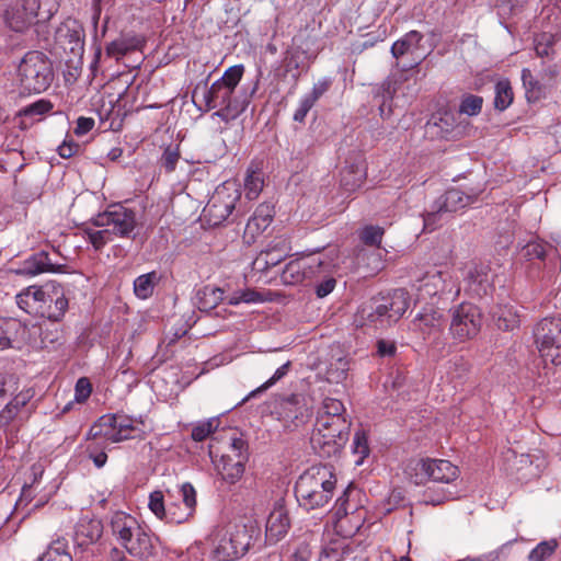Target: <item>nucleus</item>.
Returning <instances> with one entry per match:
<instances>
[{
    "instance_id": "37998d69",
    "label": "nucleus",
    "mask_w": 561,
    "mask_h": 561,
    "mask_svg": "<svg viewBox=\"0 0 561 561\" xmlns=\"http://www.w3.org/2000/svg\"><path fill=\"white\" fill-rule=\"evenodd\" d=\"M550 250H553L552 245L543 241L531 240L523 247L522 255L529 261L535 259L545 260Z\"/></svg>"
},
{
    "instance_id": "5fc2aeb1",
    "label": "nucleus",
    "mask_w": 561,
    "mask_h": 561,
    "mask_svg": "<svg viewBox=\"0 0 561 561\" xmlns=\"http://www.w3.org/2000/svg\"><path fill=\"white\" fill-rule=\"evenodd\" d=\"M244 71V67L242 65H236L230 68H228L224 76L218 79L216 82L221 83L226 88L234 91L238 83L240 82L242 75Z\"/></svg>"
},
{
    "instance_id": "393cba45",
    "label": "nucleus",
    "mask_w": 561,
    "mask_h": 561,
    "mask_svg": "<svg viewBox=\"0 0 561 561\" xmlns=\"http://www.w3.org/2000/svg\"><path fill=\"white\" fill-rule=\"evenodd\" d=\"M290 528V519L287 510L282 504H276L266 520L265 537L271 543H276L285 537Z\"/></svg>"
},
{
    "instance_id": "13d9d810",
    "label": "nucleus",
    "mask_w": 561,
    "mask_h": 561,
    "mask_svg": "<svg viewBox=\"0 0 561 561\" xmlns=\"http://www.w3.org/2000/svg\"><path fill=\"white\" fill-rule=\"evenodd\" d=\"M415 321L419 322L421 329H439L443 324V314L438 310L431 309L430 311L420 313Z\"/></svg>"
},
{
    "instance_id": "1a4fd4ad",
    "label": "nucleus",
    "mask_w": 561,
    "mask_h": 561,
    "mask_svg": "<svg viewBox=\"0 0 561 561\" xmlns=\"http://www.w3.org/2000/svg\"><path fill=\"white\" fill-rule=\"evenodd\" d=\"M411 481L425 484L427 481L450 483L459 477L458 467L445 459H419L408 467Z\"/></svg>"
},
{
    "instance_id": "864d4df0",
    "label": "nucleus",
    "mask_w": 561,
    "mask_h": 561,
    "mask_svg": "<svg viewBox=\"0 0 561 561\" xmlns=\"http://www.w3.org/2000/svg\"><path fill=\"white\" fill-rule=\"evenodd\" d=\"M263 296L261 293L255 289L247 288L244 290H239L233 293L232 296L228 298V305L237 306L241 302L245 304H254L263 301Z\"/></svg>"
},
{
    "instance_id": "09e8293b",
    "label": "nucleus",
    "mask_w": 561,
    "mask_h": 561,
    "mask_svg": "<svg viewBox=\"0 0 561 561\" xmlns=\"http://www.w3.org/2000/svg\"><path fill=\"white\" fill-rule=\"evenodd\" d=\"M84 233L87 239L92 244L94 250L100 251L103 249L112 239V232L106 228L102 230H94L91 228H85Z\"/></svg>"
},
{
    "instance_id": "a18cd8bd",
    "label": "nucleus",
    "mask_w": 561,
    "mask_h": 561,
    "mask_svg": "<svg viewBox=\"0 0 561 561\" xmlns=\"http://www.w3.org/2000/svg\"><path fill=\"white\" fill-rule=\"evenodd\" d=\"M53 108V104L47 100H38L28 104L19 111V116L36 119L42 115L48 113Z\"/></svg>"
},
{
    "instance_id": "2f4dec72",
    "label": "nucleus",
    "mask_w": 561,
    "mask_h": 561,
    "mask_svg": "<svg viewBox=\"0 0 561 561\" xmlns=\"http://www.w3.org/2000/svg\"><path fill=\"white\" fill-rule=\"evenodd\" d=\"M27 7L28 5L26 0H24L22 10L10 9L5 11V22L11 30L15 32H22L27 25L32 23L34 18L42 20L39 13L31 14Z\"/></svg>"
},
{
    "instance_id": "4d7b16f0",
    "label": "nucleus",
    "mask_w": 561,
    "mask_h": 561,
    "mask_svg": "<svg viewBox=\"0 0 561 561\" xmlns=\"http://www.w3.org/2000/svg\"><path fill=\"white\" fill-rule=\"evenodd\" d=\"M368 437L365 431H357L353 439V453L358 455L356 465H362L364 459L369 455Z\"/></svg>"
},
{
    "instance_id": "473e14b6",
    "label": "nucleus",
    "mask_w": 561,
    "mask_h": 561,
    "mask_svg": "<svg viewBox=\"0 0 561 561\" xmlns=\"http://www.w3.org/2000/svg\"><path fill=\"white\" fill-rule=\"evenodd\" d=\"M160 279L161 276L156 271L138 276L134 280V293L136 297L139 299H148L151 297Z\"/></svg>"
},
{
    "instance_id": "f3484780",
    "label": "nucleus",
    "mask_w": 561,
    "mask_h": 561,
    "mask_svg": "<svg viewBox=\"0 0 561 561\" xmlns=\"http://www.w3.org/2000/svg\"><path fill=\"white\" fill-rule=\"evenodd\" d=\"M272 404V414L287 428L298 427L309 417L308 408L301 394L277 397Z\"/></svg>"
},
{
    "instance_id": "a211bd4d",
    "label": "nucleus",
    "mask_w": 561,
    "mask_h": 561,
    "mask_svg": "<svg viewBox=\"0 0 561 561\" xmlns=\"http://www.w3.org/2000/svg\"><path fill=\"white\" fill-rule=\"evenodd\" d=\"M413 288L419 293L420 299L427 297H445L459 295L460 288L448 273L434 271L426 273L422 278L413 284Z\"/></svg>"
},
{
    "instance_id": "e2e57ef3",
    "label": "nucleus",
    "mask_w": 561,
    "mask_h": 561,
    "mask_svg": "<svg viewBox=\"0 0 561 561\" xmlns=\"http://www.w3.org/2000/svg\"><path fill=\"white\" fill-rule=\"evenodd\" d=\"M286 254L277 251L275 249H268L264 252H261L256 262H263L264 268H270L272 266L277 265L285 259Z\"/></svg>"
},
{
    "instance_id": "e433bc0d",
    "label": "nucleus",
    "mask_w": 561,
    "mask_h": 561,
    "mask_svg": "<svg viewBox=\"0 0 561 561\" xmlns=\"http://www.w3.org/2000/svg\"><path fill=\"white\" fill-rule=\"evenodd\" d=\"M22 325L15 319H0V348L13 347Z\"/></svg>"
},
{
    "instance_id": "774afa93",
    "label": "nucleus",
    "mask_w": 561,
    "mask_h": 561,
    "mask_svg": "<svg viewBox=\"0 0 561 561\" xmlns=\"http://www.w3.org/2000/svg\"><path fill=\"white\" fill-rule=\"evenodd\" d=\"M330 80H322L313 84V88L309 94H306L304 98L314 105L316 102L329 90Z\"/></svg>"
},
{
    "instance_id": "a19ab883",
    "label": "nucleus",
    "mask_w": 561,
    "mask_h": 561,
    "mask_svg": "<svg viewBox=\"0 0 561 561\" xmlns=\"http://www.w3.org/2000/svg\"><path fill=\"white\" fill-rule=\"evenodd\" d=\"M31 14H38L42 20L49 19L58 10V0H26Z\"/></svg>"
},
{
    "instance_id": "f704fd0d",
    "label": "nucleus",
    "mask_w": 561,
    "mask_h": 561,
    "mask_svg": "<svg viewBox=\"0 0 561 561\" xmlns=\"http://www.w3.org/2000/svg\"><path fill=\"white\" fill-rule=\"evenodd\" d=\"M181 494L185 506V513L170 518L172 523L176 524H181L188 517L193 516L196 506V491L191 483L186 482L181 486Z\"/></svg>"
},
{
    "instance_id": "c9c22d12",
    "label": "nucleus",
    "mask_w": 561,
    "mask_h": 561,
    "mask_svg": "<svg viewBox=\"0 0 561 561\" xmlns=\"http://www.w3.org/2000/svg\"><path fill=\"white\" fill-rule=\"evenodd\" d=\"M497 329L502 331H512L519 325L518 314L508 307H499L492 314Z\"/></svg>"
},
{
    "instance_id": "f257e3e1",
    "label": "nucleus",
    "mask_w": 561,
    "mask_h": 561,
    "mask_svg": "<svg viewBox=\"0 0 561 561\" xmlns=\"http://www.w3.org/2000/svg\"><path fill=\"white\" fill-rule=\"evenodd\" d=\"M350 427L342 401L325 398L318 409L310 438L313 449L327 457L337 454L348 439Z\"/></svg>"
},
{
    "instance_id": "6ab92c4d",
    "label": "nucleus",
    "mask_w": 561,
    "mask_h": 561,
    "mask_svg": "<svg viewBox=\"0 0 561 561\" xmlns=\"http://www.w3.org/2000/svg\"><path fill=\"white\" fill-rule=\"evenodd\" d=\"M322 264V255L308 254L289 261L282 272V280L286 285H299L310 282L314 278V273L319 272Z\"/></svg>"
},
{
    "instance_id": "5701e85b",
    "label": "nucleus",
    "mask_w": 561,
    "mask_h": 561,
    "mask_svg": "<svg viewBox=\"0 0 561 561\" xmlns=\"http://www.w3.org/2000/svg\"><path fill=\"white\" fill-rule=\"evenodd\" d=\"M67 265L51 257L48 251L42 250L26 259L18 273L35 276L43 273H66Z\"/></svg>"
},
{
    "instance_id": "0eeeda50",
    "label": "nucleus",
    "mask_w": 561,
    "mask_h": 561,
    "mask_svg": "<svg viewBox=\"0 0 561 561\" xmlns=\"http://www.w3.org/2000/svg\"><path fill=\"white\" fill-rule=\"evenodd\" d=\"M482 188H470L463 192L459 188H449L438 197L432 206V209L424 216L425 229L434 230L442 219L443 215L456 213L477 202Z\"/></svg>"
},
{
    "instance_id": "cd10ccee",
    "label": "nucleus",
    "mask_w": 561,
    "mask_h": 561,
    "mask_svg": "<svg viewBox=\"0 0 561 561\" xmlns=\"http://www.w3.org/2000/svg\"><path fill=\"white\" fill-rule=\"evenodd\" d=\"M396 91V81L390 78L386 79L373 91V102L378 106L379 115L382 119L389 118L392 113L391 104Z\"/></svg>"
},
{
    "instance_id": "9b49d317",
    "label": "nucleus",
    "mask_w": 561,
    "mask_h": 561,
    "mask_svg": "<svg viewBox=\"0 0 561 561\" xmlns=\"http://www.w3.org/2000/svg\"><path fill=\"white\" fill-rule=\"evenodd\" d=\"M535 342L546 363L561 364V319L545 318L535 329Z\"/></svg>"
},
{
    "instance_id": "de8ad7c7",
    "label": "nucleus",
    "mask_w": 561,
    "mask_h": 561,
    "mask_svg": "<svg viewBox=\"0 0 561 561\" xmlns=\"http://www.w3.org/2000/svg\"><path fill=\"white\" fill-rule=\"evenodd\" d=\"M467 279L470 286L476 285L477 288H471L477 295L486 293V286L489 285L488 274L483 267H473L468 272Z\"/></svg>"
},
{
    "instance_id": "7c9ffc66",
    "label": "nucleus",
    "mask_w": 561,
    "mask_h": 561,
    "mask_svg": "<svg viewBox=\"0 0 561 561\" xmlns=\"http://www.w3.org/2000/svg\"><path fill=\"white\" fill-rule=\"evenodd\" d=\"M274 217L273 206L270 204H261L249 218L245 230L252 236L263 232L272 222Z\"/></svg>"
},
{
    "instance_id": "a878e982",
    "label": "nucleus",
    "mask_w": 561,
    "mask_h": 561,
    "mask_svg": "<svg viewBox=\"0 0 561 561\" xmlns=\"http://www.w3.org/2000/svg\"><path fill=\"white\" fill-rule=\"evenodd\" d=\"M126 551L140 560L148 561L156 553V547L149 534H147L140 526L133 536L121 543Z\"/></svg>"
},
{
    "instance_id": "49530a36",
    "label": "nucleus",
    "mask_w": 561,
    "mask_h": 561,
    "mask_svg": "<svg viewBox=\"0 0 561 561\" xmlns=\"http://www.w3.org/2000/svg\"><path fill=\"white\" fill-rule=\"evenodd\" d=\"M149 508L158 518L167 519V522L169 523H172L170 520L172 516H176L175 514H171V508H169L168 511L165 510L163 494L161 491H154L150 494Z\"/></svg>"
},
{
    "instance_id": "aec40b11",
    "label": "nucleus",
    "mask_w": 561,
    "mask_h": 561,
    "mask_svg": "<svg viewBox=\"0 0 561 561\" xmlns=\"http://www.w3.org/2000/svg\"><path fill=\"white\" fill-rule=\"evenodd\" d=\"M561 0H548L540 12L542 31L536 35L535 43L552 47L561 38Z\"/></svg>"
},
{
    "instance_id": "8fccbe9b",
    "label": "nucleus",
    "mask_w": 561,
    "mask_h": 561,
    "mask_svg": "<svg viewBox=\"0 0 561 561\" xmlns=\"http://www.w3.org/2000/svg\"><path fill=\"white\" fill-rule=\"evenodd\" d=\"M291 366V363L288 360L287 363H285L284 365H282L280 367H278L276 369V371L274 373V375L268 379L266 380L262 386H260L259 388H256L255 390L251 391L242 401L240 404L244 403L245 401H248L250 398L256 396L257 393H261L265 390H267L270 387L274 386L277 381H279L284 376L287 375V373L289 371V368Z\"/></svg>"
},
{
    "instance_id": "b1692460",
    "label": "nucleus",
    "mask_w": 561,
    "mask_h": 561,
    "mask_svg": "<svg viewBox=\"0 0 561 561\" xmlns=\"http://www.w3.org/2000/svg\"><path fill=\"white\" fill-rule=\"evenodd\" d=\"M309 284L314 285V293L318 298H324L333 291L336 286L337 264L332 259L322 255V264L319 272L314 273Z\"/></svg>"
},
{
    "instance_id": "4be33fe9",
    "label": "nucleus",
    "mask_w": 561,
    "mask_h": 561,
    "mask_svg": "<svg viewBox=\"0 0 561 561\" xmlns=\"http://www.w3.org/2000/svg\"><path fill=\"white\" fill-rule=\"evenodd\" d=\"M56 42L72 58H81L84 51L83 28L76 21L61 24L56 32Z\"/></svg>"
},
{
    "instance_id": "f03ea898",
    "label": "nucleus",
    "mask_w": 561,
    "mask_h": 561,
    "mask_svg": "<svg viewBox=\"0 0 561 561\" xmlns=\"http://www.w3.org/2000/svg\"><path fill=\"white\" fill-rule=\"evenodd\" d=\"M16 304L28 314L54 322L60 321L69 307L64 287L55 282L28 286L16 295Z\"/></svg>"
},
{
    "instance_id": "680f3d73",
    "label": "nucleus",
    "mask_w": 561,
    "mask_h": 561,
    "mask_svg": "<svg viewBox=\"0 0 561 561\" xmlns=\"http://www.w3.org/2000/svg\"><path fill=\"white\" fill-rule=\"evenodd\" d=\"M263 187V180L259 174H249L244 182L245 196L249 199H254L259 196Z\"/></svg>"
},
{
    "instance_id": "79ce46f5",
    "label": "nucleus",
    "mask_w": 561,
    "mask_h": 561,
    "mask_svg": "<svg viewBox=\"0 0 561 561\" xmlns=\"http://www.w3.org/2000/svg\"><path fill=\"white\" fill-rule=\"evenodd\" d=\"M364 172L354 167L345 168L342 171L341 185L346 192H354L359 188L364 182Z\"/></svg>"
},
{
    "instance_id": "2eb2a0df",
    "label": "nucleus",
    "mask_w": 561,
    "mask_h": 561,
    "mask_svg": "<svg viewBox=\"0 0 561 561\" xmlns=\"http://www.w3.org/2000/svg\"><path fill=\"white\" fill-rule=\"evenodd\" d=\"M137 422L136 419L125 414H106L91 427L89 437L103 436L114 443L129 439L133 437V432L138 430Z\"/></svg>"
},
{
    "instance_id": "f8f14e48",
    "label": "nucleus",
    "mask_w": 561,
    "mask_h": 561,
    "mask_svg": "<svg viewBox=\"0 0 561 561\" xmlns=\"http://www.w3.org/2000/svg\"><path fill=\"white\" fill-rule=\"evenodd\" d=\"M229 448L230 451L221 455L216 467L222 481L232 485L236 484L244 473L245 463L249 460V446L248 442L240 435L230 438Z\"/></svg>"
},
{
    "instance_id": "052dcab7",
    "label": "nucleus",
    "mask_w": 561,
    "mask_h": 561,
    "mask_svg": "<svg viewBox=\"0 0 561 561\" xmlns=\"http://www.w3.org/2000/svg\"><path fill=\"white\" fill-rule=\"evenodd\" d=\"M180 159V150L179 146H169L164 149L161 158L160 164L164 168L165 172L171 173L175 170V167Z\"/></svg>"
},
{
    "instance_id": "ddd939ff",
    "label": "nucleus",
    "mask_w": 561,
    "mask_h": 561,
    "mask_svg": "<svg viewBox=\"0 0 561 561\" xmlns=\"http://www.w3.org/2000/svg\"><path fill=\"white\" fill-rule=\"evenodd\" d=\"M91 221L95 227H108L112 234L119 238H130L137 227L136 211L121 203L110 205Z\"/></svg>"
},
{
    "instance_id": "69168bd1",
    "label": "nucleus",
    "mask_w": 561,
    "mask_h": 561,
    "mask_svg": "<svg viewBox=\"0 0 561 561\" xmlns=\"http://www.w3.org/2000/svg\"><path fill=\"white\" fill-rule=\"evenodd\" d=\"M92 392V385L90 380L85 377H81L78 379L75 387V399L77 402H84Z\"/></svg>"
},
{
    "instance_id": "c03bdc74",
    "label": "nucleus",
    "mask_w": 561,
    "mask_h": 561,
    "mask_svg": "<svg viewBox=\"0 0 561 561\" xmlns=\"http://www.w3.org/2000/svg\"><path fill=\"white\" fill-rule=\"evenodd\" d=\"M558 546L557 539L541 541L529 552L528 559L529 561H545L554 553Z\"/></svg>"
},
{
    "instance_id": "4c0bfd02",
    "label": "nucleus",
    "mask_w": 561,
    "mask_h": 561,
    "mask_svg": "<svg viewBox=\"0 0 561 561\" xmlns=\"http://www.w3.org/2000/svg\"><path fill=\"white\" fill-rule=\"evenodd\" d=\"M37 561H72L71 554L67 551L66 539L53 541Z\"/></svg>"
},
{
    "instance_id": "6e6d98bb",
    "label": "nucleus",
    "mask_w": 561,
    "mask_h": 561,
    "mask_svg": "<svg viewBox=\"0 0 561 561\" xmlns=\"http://www.w3.org/2000/svg\"><path fill=\"white\" fill-rule=\"evenodd\" d=\"M483 99L482 96L468 94L461 100L459 112L469 116L478 115L482 110Z\"/></svg>"
},
{
    "instance_id": "39448f33",
    "label": "nucleus",
    "mask_w": 561,
    "mask_h": 561,
    "mask_svg": "<svg viewBox=\"0 0 561 561\" xmlns=\"http://www.w3.org/2000/svg\"><path fill=\"white\" fill-rule=\"evenodd\" d=\"M241 199V191L239 185L232 181H226L216 187L208 203L203 209L205 221L216 227L226 221L230 216L232 220L240 214L237 206Z\"/></svg>"
},
{
    "instance_id": "c85d7f7f",
    "label": "nucleus",
    "mask_w": 561,
    "mask_h": 561,
    "mask_svg": "<svg viewBox=\"0 0 561 561\" xmlns=\"http://www.w3.org/2000/svg\"><path fill=\"white\" fill-rule=\"evenodd\" d=\"M137 520L123 512H116L111 518L112 534L117 538L119 543H123L128 536H133L134 531L138 528Z\"/></svg>"
},
{
    "instance_id": "3c124183",
    "label": "nucleus",
    "mask_w": 561,
    "mask_h": 561,
    "mask_svg": "<svg viewBox=\"0 0 561 561\" xmlns=\"http://www.w3.org/2000/svg\"><path fill=\"white\" fill-rule=\"evenodd\" d=\"M219 420L215 417L199 422L192 428L191 436L195 442H203L217 430Z\"/></svg>"
},
{
    "instance_id": "9d476101",
    "label": "nucleus",
    "mask_w": 561,
    "mask_h": 561,
    "mask_svg": "<svg viewBox=\"0 0 561 561\" xmlns=\"http://www.w3.org/2000/svg\"><path fill=\"white\" fill-rule=\"evenodd\" d=\"M482 327L480 309L469 302H462L450 309L449 334L460 343L474 339Z\"/></svg>"
},
{
    "instance_id": "ea45409f",
    "label": "nucleus",
    "mask_w": 561,
    "mask_h": 561,
    "mask_svg": "<svg viewBox=\"0 0 561 561\" xmlns=\"http://www.w3.org/2000/svg\"><path fill=\"white\" fill-rule=\"evenodd\" d=\"M514 93L508 80H500L495 84L494 106L499 111L506 110L513 102Z\"/></svg>"
},
{
    "instance_id": "dca6fc26",
    "label": "nucleus",
    "mask_w": 561,
    "mask_h": 561,
    "mask_svg": "<svg viewBox=\"0 0 561 561\" xmlns=\"http://www.w3.org/2000/svg\"><path fill=\"white\" fill-rule=\"evenodd\" d=\"M423 34L410 31L391 46V55L396 58V66L402 71L417 67L426 57L422 51Z\"/></svg>"
},
{
    "instance_id": "423d86ee",
    "label": "nucleus",
    "mask_w": 561,
    "mask_h": 561,
    "mask_svg": "<svg viewBox=\"0 0 561 561\" xmlns=\"http://www.w3.org/2000/svg\"><path fill=\"white\" fill-rule=\"evenodd\" d=\"M20 85L24 92L42 93L53 81L50 60L41 51H28L19 65Z\"/></svg>"
},
{
    "instance_id": "338daca9",
    "label": "nucleus",
    "mask_w": 561,
    "mask_h": 561,
    "mask_svg": "<svg viewBox=\"0 0 561 561\" xmlns=\"http://www.w3.org/2000/svg\"><path fill=\"white\" fill-rule=\"evenodd\" d=\"M128 53L129 51L124 46V42H122L119 38L112 41L105 48L106 56L115 58L116 60L121 59Z\"/></svg>"
},
{
    "instance_id": "c756f323",
    "label": "nucleus",
    "mask_w": 561,
    "mask_h": 561,
    "mask_svg": "<svg viewBox=\"0 0 561 561\" xmlns=\"http://www.w3.org/2000/svg\"><path fill=\"white\" fill-rule=\"evenodd\" d=\"M224 293L219 287L204 286L195 295L197 308L203 312H209L224 300Z\"/></svg>"
},
{
    "instance_id": "0e129e2a",
    "label": "nucleus",
    "mask_w": 561,
    "mask_h": 561,
    "mask_svg": "<svg viewBox=\"0 0 561 561\" xmlns=\"http://www.w3.org/2000/svg\"><path fill=\"white\" fill-rule=\"evenodd\" d=\"M348 370V363L339 358L335 364H331L328 370L329 380L340 382L346 378V371Z\"/></svg>"
},
{
    "instance_id": "bf43d9fd",
    "label": "nucleus",
    "mask_w": 561,
    "mask_h": 561,
    "mask_svg": "<svg viewBox=\"0 0 561 561\" xmlns=\"http://www.w3.org/2000/svg\"><path fill=\"white\" fill-rule=\"evenodd\" d=\"M383 236V229L378 226H366L359 233L364 244L379 247Z\"/></svg>"
},
{
    "instance_id": "6e6552de",
    "label": "nucleus",
    "mask_w": 561,
    "mask_h": 561,
    "mask_svg": "<svg viewBox=\"0 0 561 561\" xmlns=\"http://www.w3.org/2000/svg\"><path fill=\"white\" fill-rule=\"evenodd\" d=\"M409 305V293L398 288L385 297L374 298L369 305L362 308V316L371 322H397L408 310Z\"/></svg>"
},
{
    "instance_id": "7ed1b4c3",
    "label": "nucleus",
    "mask_w": 561,
    "mask_h": 561,
    "mask_svg": "<svg viewBox=\"0 0 561 561\" xmlns=\"http://www.w3.org/2000/svg\"><path fill=\"white\" fill-rule=\"evenodd\" d=\"M336 485L335 474L327 465H314L296 481L295 496L306 511L320 510L329 505Z\"/></svg>"
},
{
    "instance_id": "72a5a7b5",
    "label": "nucleus",
    "mask_w": 561,
    "mask_h": 561,
    "mask_svg": "<svg viewBox=\"0 0 561 561\" xmlns=\"http://www.w3.org/2000/svg\"><path fill=\"white\" fill-rule=\"evenodd\" d=\"M304 51L299 48H291L286 50L282 67L284 70L283 76L290 75L291 78L297 81L300 77V69L304 64Z\"/></svg>"
},
{
    "instance_id": "4468645a",
    "label": "nucleus",
    "mask_w": 561,
    "mask_h": 561,
    "mask_svg": "<svg viewBox=\"0 0 561 561\" xmlns=\"http://www.w3.org/2000/svg\"><path fill=\"white\" fill-rule=\"evenodd\" d=\"M232 93V90L215 81L209 88L206 83L203 87L197 85L192 98L195 101L201 96L206 111L218 108L216 115L227 118L228 116H236L239 112L238 104H234L231 98Z\"/></svg>"
},
{
    "instance_id": "58836bf2",
    "label": "nucleus",
    "mask_w": 561,
    "mask_h": 561,
    "mask_svg": "<svg viewBox=\"0 0 561 561\" xmlns=\"http://www.w3.org/2000/svg\"><path fill=\"white\" fill-rule=\"evenodd\" d=\"M506 470L511 473H518L524 469H529L533 465V460L529 455L517 454L514 450L508 449L504 455Z\"/></svg>"
},
{
    "instance_id": "603ef678",
    "label": "nucleus",
    "mask_w": 561,
    "mask_h": 561,
    "mask_svg": "<svg viewBox=\"0 0 561 561\" xmlns=\"http://www.w3.org/2000/svg\"><path fill=\"white\" fill-rule=\"evenodd\" d=\"M19 393V377L14 374L0 373V399Z\"/></svg>"
},
{
    "instance_id": "412c9836",
    "label": "nucleus",
    "mask_w": 561,
    "mask_h": 561,
    "mask_svg": "<svg viewBox=\"0 0 561 561\" xmlns=\"http://www.w3.org/2000/svg\"><path fill=\"white\" fill-rule=\"evenodd\" d=\"M35 391L33 388H25L15 396L0 411V428H7L16 421H24L31 414L27 404L31 402Z\"/></svg>"
},
{
    "instance_id": "20e7f679",
    "label": "nucleus",
    "mask_w": 561,
    "mask_h": 561,
    "mask_svg": "<svg viewBox=\"0 0 561 561\" xmlns=\"http://www.w3.org/2000/svg\"><path fill=\"white\" fill-rule=\"evenodd\" d=\"M260 529L253 525L230 524L217 533L214 557L218 561H233L243 557L257 539Z\"/></svg>"
},
{
    "instance_id": "bb28decb",
    "label": "nucleus",
    "mask_w": 561,
    "mask_h": 561,
    "mask_svg": "<svg viewBox=\"0 0 561 561\" xmlns=\"http://www.w3.org/2000/svg\"><path fill=\"white\" fill-rule=\"evenodd\" d=\"M103 534V525L100 519L82 517L75 527L73 541L84 548L96 542Z\"/></svg>"
}]
</instances>
